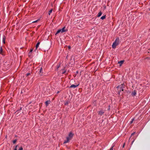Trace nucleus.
<instances>
[{
  "instance_id": "f257e3e1",
  "label": "nucleus",
  "mask_w": 150,
  "mask_h": 150,
  "mask_svg": "<svg viewBox=\"0 0 150 150\" xmlns=\"http://www.w3.org/2000/svg\"><path fill=\"white\" fill-rule=\"evenodd\" d=\"M125 85L124 83H122L120 85L118 86L117 88L118 90V92L120 94V93L124 90V88L125 87Z\"/></svg>"
},
{
  "instance_id": "f03ea898",
  "label": "nucleus",
  "mask_w": 150,
  "mask_h": 150,
  "mask_svg": "<svg viewBox=\"0 0 150 150\" xmlns=\"http://www.w3.org/2000/svg\"><path fill=\"white\" fill-rule=\"evenodd\" d=\"M119 39L118 38H116L115 41L114 42L112 45V48L115 49L116 46L119 44Z\"/></svg>"
},
{
  "instance_id": "7ed1b4c3",
  "label": "nucleus",
  "mask_w": 150,
  "mask_h": 150,
  "mask_svg": "<svg viewBox=\"0 0 150 150\" xmlns=\"http://www.w3.org/2000/svg\"><path fill=\"white\" fill-rule=\"evenodd\" d=\"M98 114L100 115H102L105 112L104 110H101L97 112Z\"/></svg>"
},
{
  "instance_id": "20e7f679",
  "label": "nucleus",
  "mask_w": 150,
  "mask_h": 150,
  "mask_svg": "<svg viewBox=\"0 0 150 150\" xmlns=\"http://www.w3.org/2000/svg\"><path fill=\"white\" fill-rule=\"evenodd\" d=\"M71 139L70 138H69V137H66V140H65L64 141V144H65L67 143H68L69 142L70 140H71Z\"/></svg>"
},
{
  "instance_id": "39448f33",
  "label": "nucleus",
  "mask_w": 150,
  "mask_h": 150,
  "mask_svg": "<svg viewBox=\"0 0 150 150\" xmlns=\"http://www.w3.org/2000/svg\"><path fill=\"white\" fill-rule=\"evenodd\" d=\"M74 134H73L72 132H70L69 133V135L67 137H69V138H70V139H71L72 138Z\"/></svg>"
},
{
  "instance_id": "423d86ee",
  "label": "nucleus",
  "mask_w": 150,
  "mask_h": 150,
  "mask_svg": "<svg viewBox=\"0 0 150 150\" xmlns=\"http://www.w3.org/2000/svg\"><path fill=\"white\" fill-rule=\"evenodd\" d=\"M79 84L77 85H75L74 84L71 85L70 86V88H75L79 86Z\"/></svg>"
},
{
  "instance_id": "0eeeda50",
  "label": "nucleus",
  "mask_w": 150,
  "mask_h": 150,
  "mask_svg": "<svg viewBox=\"0 0 150 150\" xmlns=\"http://www.w3.org/2000/svg\"><path fill=\"white\" fill-rule=\"evenodd\" d=\"M65 27H63L62 29H61V33H63L65 32H67V29H65Z\"/></svg>"
},
{
  "instance_id": "6e6552de",
  "label": "nucleus",
  "mask_w": 150,
  "mask_h": 150,
  "mask_svg": "<svg viewBox=\"0 0 150 150\" xmlns=\"http://www.w3.org/2000/svg\"><path fill=\"white\" fill-rule=\"evenodd\" d=\"M51 103V101L50 100H47L45 102V105L46 106H47L48 105L50 104Z\"/></svg>"
},
{
  "instance_id": "1a4fd4ad",
  "label": "nucleus",
  "mask_w": 150,
  "mask_h": 150,
  "mask_svg": "<svg viewBox=\"0 0 150 150\" xmlns=\"http://www.w3.org/2000/svg\"><path fill=\"white\" fill-rule=\"evenodd\" d=\"M6 39V37L4 35L3 37L2 42H3L4 44H5V40Z\"/></svg>"
},
{
  "instance_id": "9d476101",
  "label": "nucleus",
  "mask_w": 150,
  "mask_h": 150,
  "mask_svg": "<svg viewBox=\"0 0 150 150\" xmlns=\"http://www.w3.org/2000/svg\"><path fill=\"white\" fill-rule=\"evenodd\" d=\"M42 69L41 68L39 71V75L40 76H41L42 75Z\"/></svg>"
},
{
  "instance_id": "9b49d317",
  "label": "nucleus",
  "mask_w": 150,
  "mask_h": 150,
  "mask_svg": "<svg viewBox=\"0 0 150 150\" xmlns=\"http://www.w3.org/2000/svg\"><path fill=\"white\" fill-rule=\"evenodd\" d=\"M137 94V91H136L134 90V91L132 92V95L133 96H135Z\"/></svg>"
},
{
  "instance_id": "f8f14e48",
  "label": "nucleus",
  "mask_w": 150,
  "mask_h": 150,
  "mask_svg": "<svg viewBox=\"0 0 150 150\" xmlns=\"http://www.w3.org/2000/svg\"><path fill=\"white\" fill-rule=\"evenodd\" d=\"M40 44V42H38L37 43V44L36 45V46H35L36 49H37V48L38 47Z\"/></svg>"
},
{
  "instance_id": "ddd939ff",
  "label": "nucleus",
  "mask_w": 150,
  "mask_h": 150,
  "mask_svg": "<svg viewBox=\"0 0 150 150\" xmlns=\"http://www.w3.org/2000/svg\"><path fill=\"white\" fill-rule=\"evenodd\" d=\"M102 14V13L101 11H100L98 13V14L97 15V16L98 17H100L101 15Z\"/></svg>"
},
{
  "instance_id": "4468645a",
  "label": "nucleus",
  "mask_w": 150,
  "mask_h": 150,
  "mask_svg": "<svg viewBox=\"0 0 150 150\" xmlns=\"http://www.w3.org/2000/svg\"><path fill=\"white\" fill-rule=\"evenodd\" d=\"M60 32L61 33V29L58 30L57 31V32L55 34V35H57V34H58V33H59Z\"/></svg>"
},
{
  "instance_id": "2eb2a0df",
  "label": "nucleus",
  "mask_w": 150,
  "mask_h": 150,
  "mask_svg": "<svg viewBox=\"0 0 150 150\" xmlns=\"http://www.w3.org/2000/svg\"><path fill=\"white\" fill-rule=\"evenodd\" d=\"M124 62V61L123 60H122V61H121L119 62H118V63H120V66H121V65L123 64V63Z\"/></svg>"
},
{
  "instance_id": "dca6fc26",
  "label": "nucleus",
  "mask_w": 150,
  "mask_h": 150,
  "mask_svg": "<svg viewBox=\"0 0 150 150\" xmlns=\"http://www.w3.org/2000/svg\"><path fill=\"white\" fill-rule=\"evenodd\" d=\"M105 18H106V16H105H105H102L100 18L102 20H103V19H105Z\"/></svg>"
},
{
  "instance_id": "f3484780",
  "label": "nucleus",
  "mask_w": 150,
  "mask_h": 150,
  "mask_svg": "<svg viewBox=\"0 0 150 150\" xmlns=\"http://www.w3.org/2000/svg\"><path fill=\"white\" fill-rule=\"evenodd\" d=\"M2 52H3V49H2V47H1V48L0 49V54H2Z\"/></svg>"
},
{
  "instance_id": "a211bd4d",
  "label": "nucleus",
  "mask_w": 150,
  "mask_h": 150,
  "mask_svg": "<svg viewBox=\"0 0 150 150\" xmlns=\"http://www.w3.org/2000/svg\"><path fill=\"white\" fill-rule=\"evenodd\" d=\"M52 9H51V10H50L49 11V12H48V14L49 15H50V13H52Z\"/></svg>"
},
{
  "instance_id": "6ab92c4d",
  "label": "nucleus",
  "mask_w": 150,
  "mask_h": 150,
  "mask_svg": "<svg viewBox=\"0 0 150 150\" xmlns=\"http://www.w3.org/2000/svg\"><path fill=\"white\" fill-rule=\"evenodd\" d=\"M69 104V102L68 101H66L65 102L64 105H67Z\"/></svg>"
},
{
  "instance_id": "aec40b11",
  "label": "nucleus",
  "mask_w": 150,
  "mask_h": 150,
  "mask_svg": "<svg viewBox=\"0 0 150 150\" xmlns=\"http://www.w3.org/2000/svg\"><path fill=\"white\" fill-rule=\"evenodd\" d=\"M17 139H15V140H13V143L14 144H15V143H16V142H17Z\"/></svg>"
},
{
  "instance_id": "412c9836",
  "label": "nucleus",
  "mask_w": 150,
  "mask_h": 150,
  "mask_svg": "<svg viewBox=\"0 0 150 150\" xmlns=\"http://www.w3.org/2000/svg\"><path fill=\"white\" fill-rule=\"evenodd\" d=\"M134 120V118H133V119H132V120L130 122V123L131 124L133 123V122Z\"/></svg>"
},
{
  "instance_id": "4be33fe9",
  "label": "nucleus",
  "mask_w": 150,
  "mask_h": 150,
  "mask_svg": "<svg viewBox=\"0 0 150 150\" xmlns=\"http://www.w3.org/2000/svg\"><path fill=\"white\" fill-rule=\"evenodd\" d=\"M135 133V132H134L133 133H132L131 134V137L133 135H134Z\"/></svg>"
},
{
  "instance_id": "5701e85b",
  "label": "nucleus",
  "mask_w": 150,
  "mask_h": 150,
  "mask_svg": "<svg viewBox=\"0 0 150 150\" xmlns=\"http://www.w3.org/2000/svg\"><path fill=\"white\" fill-rule=\"evenodd\" d=\"M23 150V148L22 146L20 148L18 149V150Z\"/></svg>"
},
{
  "instance_id": "b1692460",
  "label": "nucleus",
  "mask_w": 150,
  "mask_h": 150,
  "mask_svg": "<svg viewBox=\"0 0 150 150\" xmlns=\"http://www.w3.org/2000/svg\"><path fill=\"white\" fill-rule=\"evenodd\" d=\"M66 70L64 71H63V72H62V74H64L66 73Z\"/></svg>"
},
{
  "instance_id": "393cba45",
  "label": "nucleus",
  "mask_w": 150,
  "mask_h": 150,
  "mask_svg": "<svg viewBox=\"0 0 150 150\" xmlns=\"http://www.w3.org/2000/svg\"><path fill=\"white\" fill-rule=\"evenodd\" d=\"M33 51V49H31L30 50V51L29 52H30V53H32V52Z\"/></svg>"
},
{
  "instance_id": "a878e982",
  "label": "nucleus",
  "mask_w": 150,
  "mask_h": 150,
  "mask_svg": "<svg viewBox=\"0 0 150 150\" xmlns=\"http://www.w3.org/2000/svg\"><path fill=\"white\" fill-rule=\"evenodd\" d=\"M30 73H27L26 75V76H29L30 75Z\"/></svg>"
},
{
  "instance_id": "bb28decb",
  "label": "nucleus",
  "mask_w": 150,
  "mask_h": 150,
  "mask_svg": "<svg viewBox=\"0 0 150 150\" xmlns=\"http://www.w3.org/2000/svg\"><path fill=\"white\" fill-rule=\"evenodd\" d=\"M113 146H112L110 149V150H113Z\"/></svg>"
},
{
  "instance_id": "cd10ccee",
  "label": "nucleus",
  "mask_w": 150,
  "mask_h": 150,
  "mask_svg": "<svg viewBox=\"0 0 150 150\" xmlns=\"http://www.w3.org/2000/svg\"><path fill=\"white\" fill-rule=\"evenodd\" d=\"M110 105H109L108 106V110H110Z\"/></svg>"
},
{
  "instance_id": "c85d7f7f",
  "label": "nucleus",
  "mask_w": 150,
  "mask_h": 150,
  "mask_svg": "<svg viewBox=\"0 0 150 150\" xmlns=\"http://www.w3.org/2000/svg\"><path fill=\"white\" fill-rule=\"evenodd\" d=\"M134 140H135V139H134L133 141L132 142V143H131V144L132 145L133 144V142H134Z\"/></svg>"
},
{
  "instance_id": "c756f323",
  "label": "nucleus",
  "mask_w": 150,
  "mask_h": 150,
  "mask_svg": "<svg viewBox=\"0 0 150 150\" xmlns=\"http://www.w3.org/2000/svg\"><path fill=\"white\" fill-rule=\"evenodd\" d=\"M38 21V20H36L35 21H33V23H36V22H37V21Z\"/></svg>"
},
{
  "instance_id": "7c9ffc66",
  "label": "nucleus",
  "mask_w": 150,
  "mask_h": 150,
  "mask_svg": "<svg viewBox=\"0 0 150 150\" xmlns=\"http://www.w3.org/2000/svg\"><path fill=\"white\" fill-rule=\"evenodd\" d=\"M31 53H30V52H29L28 53V55L29 56H30L31 55Z\"/></svg>"
},
{
  "instance_id": "2f4dec72",
  "label": "nucleus",
  "mask_w": 150,
  "mask_h": 150,
  "mask_svg": "<svg viewBox=\"0 0 150 150\" xmlns=\"http://www.w3.org/2000/svg\"><path fill=\"white\" fill-rule=\"evenodd\" d=\"M18 146V145L16 146L15 149H17V147Z\"/></svg>"
},
{
  "instance_id": "473e14b6",
  "label": "nucleus",
  "mask_w": 150,
  "mask_h": 150,
  "mask_svg": "<svg viewBox=\"0 0 150 150\" xmlns=\"http://www.w3.org/2000/svg\"><path fill=\"white\" fill-rule=\"evenodd\" d=\"M124 146H125V144H124L123 146V147H124Z\"/></svg>"
},
{
  "instance_id": "72a5a7b5",
  "label": "nucleus",
  "mask_w": 150,
  "mask_h": 150,
  "mask_svg": "<svg viewBox=\"0 0 150 150\" xmlns=\"http://www.w3.org/2000/svg\"><path fill=\"white\" fill-rule=\"evenodd\" d=\"M70 48H71V47H70V46H69V47H68V48H69V49H70Z\"/></svg>"
},
{
  "instance_id": "f704fd0d",
  "label": "nucleus",
  "mask_w": 150,
  "mask_h": 150,
  "mask_svg": "<svg viewBox=\"0 0 150 150\" xmlns=\"http://www.w3.org/2000/svg\"><path fill=\"white\" fill-rule=\"evenodd\" d=\"M14 150H17V149H15Z\"/></svg>"
},
{
  "instance_id": "c9c22d12",
  "label": "nucleus",
  "mask_w": 150,
  "mask_h": 150,
  "mask_svg": "<svg viewBox=\"0 0 150 150\" xmlns=\"http://www.w3.org/2000/svg\"><path fill=\"white\" fill-rule=\"evenodd\" d=\"M76 73H78V71H76Z\"/></svg>"
},
{
  "instance_id": "e433bc0d",
  "label": "nucleus",
  "mask_w": 150,
  "mask_h": 150,
  "mask_svg": "<svg viewBox=\"0 0 150 150\" xmlns=\"http://www.w3.org/2000/svg\"><path fill=\"white\" fill-rule=\"evenodd\" d=\"M59 92V91H58L57 92V93H58Z\"/></svg>"
},
{
  "instance_id": "4c0bfd02",
  "label": "nucleus",
  "mask_w": 150,
  "mask_h": 150,
  "mask_svg": "<svg viewBox=\"0 0 150 150\" xmlns=\"http://www.w3.org/2000/svg\"><path fill=\"white\" fill-rule=\"evenodd\" d=\"M59 67V66H58L57 68H58Z\"/></svg>"
},
{
  "instance_id": "58836bf2",
  "label": "nucleus",
  "mask_w": 150,
  "mask_h": 150,
  "mask_svg": "<svg viewBox=\"0 0 150 150\" xmlns=\"http://www.w3.org/2000/svg\"><path fill=\"white\" fill-rule=\"evenodd\" d=\"M149 10L150 11V9H149Z\"/></svg>"
}]
</instances>
